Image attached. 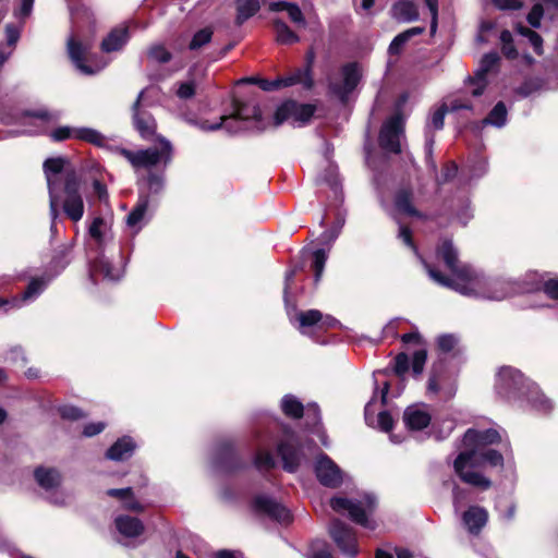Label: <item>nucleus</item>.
I'll use <instances>...</instances> for the list:
<instances>
[{"mask_svg":"<svg viewBox=\"0 0 558 558\" xmlns=\"http://www.w3.org/2000/svg\"><path fill=\"white\" fill-rule=\"evenodd\" d=\"M437 256L444 260L450 276L441 275L426 262H423L430 279L463 295L500 301L517 293L532 290L510 280L488 278L471 266H459L457 250L449 240H444L439 245Z\"/></svg>","mask_w":558,"mask_h":558,"instance_id":"nucleus-1","label":"nucleus"},{"mask_svg":"<svg viewBox=\"0 0 558 558\" xmlns=\"http://www.w3.org/2000/svg\"><path fill=\"white\" fill-rule=\"evenodd\" d=\"M495 391L500 398L522 408L526 402L541 413H548L553 409L551 401L539 391L538 387L511 366H502L498 369Z\"/></svg>","mask_w":558,"mask_h":558,"instance_id":"nucleus-2","label":"nucleus"},{"mask_svg":"<svg viewBox=\"0 0 558 558\" xmlns=\"http://www.w3.org/2000/svg\"><path fill=\"white\" fill-rule=\"evenodd\" d=\"M501 436L496 429L477 430L470 428L465 432L462 445L464 450L458 454L453 462L456 474L462 482L483 490L492 486V481L482 472L473 470V460L477 458L478 451L488 445L499 442Z\"/></svg>","mask_w":558,"mask_h":558,"instance_id":"nucleus-3","label":"nucleus"},{"mask_svg":"<svg viewBox=\"0 0 558 558\" xmlns=\"http://www.w3.org/2000/svg\"><path fill=\"white\" fill-rule=\"evenodd\" d=\"M87 235L98 254L90 264V277L94 280L102 277L108 281H118L123 275L121 269L112 267L102 255L104 248L113 239L111 220L100 216L94 217L88 223Z\"/></svg>","mask_w":558,"mask_h":558,"instance_id":"nucleus-4","label":"nucleus"},{"mask_svg":"<svg viewBox=\"0 0 558 558\" xmlns=\"http://www.w3.org/2000/svg\"><path fill=\"white\" fill-rule=\"evenodd\" d=\"M232 106V113L221 116L217 123H209L208 121L198 122L193 119H189L187 121L206 132H213L223 128L229 133H236L245 129L242 123L250 122H253L256 129H262L259 126L262 111L255 100L240 101L235 99Z\"/></svg>","mask_w":558,"mask_h":558,"instance_id":"nucleus-5","label":"nucleus"},{"mask_svg":"<svg viewBox=\"0 0 558 558\" xmlns=\"http://www.w3.org/2000/svg\"><path fill=\"white\" fill-rule=\"evenodd\" d=\"M156 146L136 151L125 148L119 149L135 170L151 169L158 166L166 168L172 160L173 147L170 141L161 135L156 136Z\"/></svg>","mask_w":558,"mask_h":558,"instance_id":"nucleus-6","label":"nucleus"},{"mask_svg":"<svg viewBox=\"0 0 558 558\" xmlns=\"http://www.w3.org/2000/svg\"><path fill=\"white\" fill-rule=\"evenodd\" d=\"M68 165V160L63 157L48 158L44 162V172L49 191L51 230L54 229L56 220L59 216L57 208L59 203V190L61 186H65L66 177L75 174L72 169H69Z\"/></svg>","mask_w":558,"mask_h":558,"instance_id":"nucleus-7","label":"nucleus"},{"mask_svg":"<svg viewBox=\"0 0 558 558\" xmlns=\"http://www.w3.org/2000/svg\"><path fill=\"white\" fill-rule=\"evenodd\" d=\"M330 507L338 513H348L349 518L356 524L375 530L376 523L371 518L375 507L376 499L372 495H365L361 499H349L335 497L330 500Z\"/></svg>","mask_w":558,"mask_h":558,"instance_id":"nucleus-8","label":"nucleus"},{"mask_svg":"<svg viewBox=\"0 0 558 558\" xmlns=\"http://www.w3.org/2000/svg\"><path fill=\"white\" fill-rule=\"evenodd\" d=\"M90 36L83 37L81 34L72 35L68 39V52L76 69L86 75H93L100 72L107 62L94 59L89 50L93 47Z\"/></svg>","mask_w":558,"mask_h":558,"instance_id":"nucleus-9","label":"nucleus"},{"mask_svg":"<svg viewBox=\"0 0 558 558\" xmlns=\"http://www.w3.org/2000/svg\"><path fill=\"white\" fill-rule=\"evenodd\" d=\"M361 69L357 63H348L340 69L339 75L330 78L329 92L340 101H347L349 95L356 88L361 80Z\"/></svg>","mask_w":558,"mask_h":558,"instance_id":"nucleus-10","label":"nucleus"},{"mask_svg":"<svg viewBox=\"0 0 558 558\" xmlns=\"http://www.w3.org/2000/svg\"><path fill=\"white\" fill-rule=\"evenodd\" d=\"M315 107L308 104H299L293 100L283 102L275 112V125L289 122L293 126H302L313 117Z\"/></svg>","mask_w":558,"mask_h":558,"instance_id":"nucleus-11","label":"nucleus"},{"mask_svg":"<svg viewBox=\"0 0 558 558\" xmlns=\"http://www.w3.org/2000/svg\"><path fill=\"white\" fill-rule=\"evenodd\" d=\"M64 197L62 208L64 214L73 222H78L84 216V201L80 193V182L76 174L66 177L65 186H63Z\"/></svg>","mask_w":558,"mask_h":558,"instance_id":"nucleus-12","label":"nucleus"},{"mask_svg":"<svg viewBox=\"0 0 558 558\" xmlns=\"http://www.w3.org/2000/svg\"><path fill=\"white\" fill-rule=\"evenodd\" d=\"M50 281V277L33 278L21 296H14L12 299L0 298V308H3L4 312H8L13 308H20L24 304L33 302L43 293Z\"/></svg>","mask_w":558,"mask_h":558,"instance_id":"nucleus-13","label":"nucleus"},{"mask_svg":"<svg viewBox=\"0 0 558 558\" xmlns=\"http://www.w3.org/2000/svg\"><path fill=\"white\" fill-rule=\"evenodd\" d=\"M499 62V56L496 52H489L483 56L476 69L474 76L469 77L468 84L471 94L474 97L481 96L487 85V75L494 72Z\"/></svg>","mask_w":558,"mask_h":558,"instance_id":"nucleus-14","label":"nucleus"},{"mask_svg":"<svg viewBox=\"0 0 558 558\" xmlns=\"http://www.w3.org/2000/svg\"><path fill=\"white\" fill-rule=\"evenodd\" d=\"M314 470L319 483L326 487L336 488L343 482V472L325 453H320L317 457Z\"/></svg>","mask_w":558,"mask_h":558,"instance_id":"nucleus-15","label":"nucleus"},{"mask_svg":"<svg viewBox=\"0 0 558 558\" xmlns=\"http://www.w3.org/2000/svg\"><path fill=\"white\" fill-rule=\"evenodd\" d=\"M403 134V120L400 116H393L381 126L379 145L381 148L398 154L401 151L400 140Z\"/></svg>","mask_w":558,"mask_h":558,"instance_id":"nucleus-16","label":"nucleus"},{"mask_svg":"<svg viewBox=\"0 0 558 558\" xmlns=\"http://www.w3.org/2000/svg\"><path fill=\"white\" fill-rule=\"evenodd\" d=\"M329 534L342 554L350 557L357 554L356 537L349 525L336 519L329 526Z\"/></svg>","mask_w":558,"mask_h":558,"instance_id":"nucleus-17","label":"nucleus"},{"mask_svg":"<svg viewBox=\"0 0 558 558\" xmlns=\"http://www.w3.org/2000/svg\"><path fill=\"white\" fill-rule=\"evenodd\" d=\"M252 508L257 514L267 515L280 523H289L292 520L289 509L267 495L256 496Z\"/></svg>","mask_w":558,"mask_h":558,"instance_id":"nucleus-18","label":"nucleus"},{"mask_svg":"<svg viewBox=\"0 0 558 558\" xmlns=\"http://www.w3.org/2000/svg\"><path fill=\"white\" fill-rule=\"evenodd\" d=\"M53 141L80 140L96 146L105 144V136L97 130L90 128L59 126L50 134Z\"/></svg>","mask_w":558,"mask_h":558,"instance_id":"nucleus-19","label":"nucleus"},{"mask_svg":"<svg viewBox=\"0 0 558 558\" xmlns=\"http://www.w3.org/2000/svg\"><path fill=\"white\" fill-rule=\"evenodd\" d=\"M430 421L432 412L425 403L411 404L403 412L404 425L411 432H418L428 427Z\"/></svg>","mask_w":558,"mask_h":558,"instance_id":"nucleus-20","label":"nucleus"},{"mask_svg":"<svg viewBox=\"0 0 558 558\" xmlns=\"http://www.w3.org/2000/svg\"><path fill=\"white\" fill-rule=\"evenodd\" d=\"M53 118L54 116L46 109L22 112L16 122L25 128L19 131L17 134H38L45 129L47 122Z\"/></svg>","mask_w":558,"mask_h":558,"instance_id":"nucleus-21","label":"nucleus"},{"mask_svg":"<svg viewBox=\"0 0 558 558\" xmlns=\"http://www.w3.org/2000/svg\"><path fill=\"white\" fill-rule=\"evenodd\" d=\"M144 92H141L133 106V123L140 135L144 140H153L156 131V121L154 117L143 109L140 105Z\"/></svg>","mask_w":558,"mask_h":558,"instance_id":"nucleus-22","label":"nucleus"},{"mask_svg":"<svg viewBox=\"0 0 558 558\" xmlns=\"http://www.w3.org/2000/svg\"><path fill=\"white\" fill-rule=\"evenodd\" d=\"M278 453L283 463V469L288 472H294L303 461V453L295 446L293 436H289L286 441H281L278 446Z\"/></svg>","mask_w":558,"mask_h":558,"instance_id":"nucleus-23","label":"nucleus"},{"mask_svg":"<svg viewBox=\"0 0 558 558\" xmlns=\"http://www.w3.org/2000/svg\"><path fill=\"white\" fill-rule=\"evenodd\" d=\"M377 399L376 396L367 402L365 405V421L367 425L372 427H377L383 432H389L393 427V418L387 411H380L377 415L376 412Z\"/></svg>","mask_w":558,"mask_h":558,"instance_id":"nucleus-24","label":"nucleus"},{"mask_svg":"<svg viewBox=\"0 0 558 558\" xmlns=\"http://www.w3.org/2000/svg\"><path fill=\"white\" fill-rule=\"evenodd\" d=\"M314 61V56H307L306 65L303 69H296L287 76L280 77L282 87H290L293 85H302L304 88L310 89L313 87V78L311 75V68Z\"/></svg>","mask_w":558,"mask_h":558,"instance_id":"nucleus-25","label":"nucleus"},{"mask_svg":"<svg viewBox=\"0 0 558 558\" xmlns=\"http://www.w3.org/2000/svg\"><path fill=\"white\" fill-rule=\"evenodd\" d=\"M488 512L480 506H471L462 515V521L471 534H478L486 525Z\"/></svg>","mask_w":558,"mask_h":558,"instance_id":"nucleus-26","label":"nucleus"},{"mask_svg":"<svg viewBox=\"0 0 558 558\" xmlns=\"http://www.w3.org/2000/svg\"><path fill=\"white\" fill-rule=\"evenodd\" d=\"M461 110L471 111L472 105L459 98L452 99L449 104L442 105L432 114L430 125L436 130H440L444 126L446 113H458Z\"/></svg>","mask_w":558,"mask_h":558,"instance_id":"nucleus-27","label":"nucleus"},{"mask_svg":"<svg viewBox=\"0 0 558 558\" xmlns=\"http://www.w3.org/2000/svg\"><path fill=\"white\" fill-rule=\"evenodd\" d=\"M149 199L147 196H141L135 207L126 217V226L137 233L147 222Z\"/></svg>","mask_w":558,"mask_h":558,"instance_id":"nucleus-28","label":"nucleus"},{"mask_svg":"<svg viewBox=\"0 0 558 558\" xmlns=\"http://www.w3.org/2000/svg\"><path fill=\"white\" fill-rule=\"evenodd\" d=\"M118 532L129 538L137 537L144 532V524L137 518L119 515L114 520Z\"/></svg>","mask_w":558,"mask_h":558,"instance_id":"nucleus-29","label":"nucleus"},{"mask_svg":"<svg viewBox=\"0 0 558 558\" xmlns=\"http://www.w3.org/2000/svg\"><path fill=\"white\" fill-rule=\"evenodd\" d=\"M391 15L402 23L416 21L420 16L416 4L410 0L397 1L391 8Z\"/></svg>","mask_w":558,"mask_h":558,"instance_id":"nucleus-30","label":"nucleus"},{"mask_svg":"<svg viewBox=\"0 0 558 558\" xmlns=\"http://www.w3.org/2000/svg\"><path fill=\"white\" fill-rule=\"evenodd\" d=\"M37 484L46 492L53 490L61 483L60 473L52 468H37L34 472Z\"/></svg>","mask_w":558,"mask_h":558,"instance_id":"nucleus-31","label":"nucleus"},{"mask_svg":"<svg viewBox=\"0 0 558 558\" xmlns=\"http://www.w3.org/2000/svg\"><path fill=\"white\" fill-rule=\"evenodd\" d=\"M135 450V442L130 437L118 439L107 451L106 456L110 460L121 461L129 459Z\"/></svg>","mask_w":558,"mask_h":558,"instance_id":"nucleus-32","label":"nucleus"},{"mask_svg":"<svg viewBox=\"0 0 558 558\" xmlns=\"http://www.w3.org/2000/svg\"><path fill=\"white\" fill-rule=\"evenodd\" d=\"M129 39V32L126 27H118L112 29L101 43V49L105 52H112L120 50Z\"/></svg>","mask_w":558,"mask_h":558,"instance_id":"nucleus-33","label":"nucleus"},{"mask_svg":"<svg viewBox=\"0 0 558 558\" xmlns=\"http://www.w3.org/2000/svg\"><path fill=\"white\" fill-rule=\"evenodd\" d=\"M294 319L299 323V329L302 333H307L308 328L319 329V322L323 319V313L318 310H308L305 312L296 313ZM290 320L293 317L290 316Z\"/></svg>","mask_w":558,"mask_h":558,"instance_id":"nucleus-34","label":"nucleus"},{"mask_svg":"<svg viewBox=\"0 0 558 558\" xmlns=\"http://www.w3.org/2000/svg\"><path fill=\"white\" fill-rule=\"evenodd\" d=\"M236 25H242L245 21L254 16L259 8V0H236Z\"/></svg>","mask_w":558,"mask_h":558,"instance_id":"nucleus-35","label":"nucleus"},{"mask_svg":"<svg viewBox=\"0 0 558 558\" xmlns=\"http://www.w3.org/2000/svg\"><path fill=\"white\" fill-rule=\"evenodd\" d=\"M508 111L506 105L502 101H499L495 105V107L490 110L488 116L482 121V124L492 125L495 128H502L507 123Z\"/></svg>","mask_w":558,"mask_h":558,"instance_id":"nucleus-36","label":"nucleus"},{"mask_svg":"<svg viewBox=\"0 0 558 558\" xmlns=\"http://www.w3.org/2000/svg\"><path fill=\"white\" fill-rule=\"evenodd\" d=\"M473 470L482 464H488L490 466H502L504 457L501 453L494 449H483L478 451L477 458L473 460Z\"/></svg>","mask_w":558,"mask_h":558,"instance_id":"nucleus-37","label":"nucleus"},{"mask_svg":"<svg viewBox=\"0 0 558 558\" xmlns=\"http://www.w3.org/2000/svg\"><path fill=\"white\" fill-rule=\"evenodd\" d=\"M282 412L291 418H300L304 413V405L293 395H286L281 400Z\"/></svg>","mask_w":558,"mask_h":558,"instance_id":"nucleus-38","label":"nucleus"},{"mask_svg":"<svg viewBox=\"0 0 558 558\" xmlns=\"http://www.w3.org/2000/svg\"><path fill=\"white\" fill-rule=\"evenodd\" d=\"M395 205L398 211L408 215L421 217V214L412 205V194L409 191H400L395 198Z\"/></svg>","mask_w":558,"mask_h":558,"instance_id":"nucleus-39","label":"nucleus"},{"mask_svg":"<svg viewBox=\"0 0 558 558\" xmlns=\"http://www.w3.org/2000/svg\"><path fill=\"white\" fill-rule=\"evenodd\" d=\"M276 39L279 44L291 45L299 41V36L281 20L274 21Z\"/></svg>","mask_w":558,"mask_h":558,"instance_id":"nucleus-40","label":"nucleus"},{"mask_svg":"<svg viewBox=\"0 0 558 558\" xmlns=\"http://www.w3.org/2000/svg\"><path fill=\"white\" fill-rule=\"evenodd\" d=\"M319 181L326 183L330 187L336 199L341 197V185L336 166L329 165L326 169V173L319 177Z\"/></svg>","mask_w":558,"mask_h":558,"instance_id":"nucleus-41","label":"nucleus"},{"mask_svg":"<svg viewBox=\"0 0 558 558\" xmlns=\"http://www.w3.org/2000/svg\"><path fill=\"white\" fill-rule=\"evenodd\" d=\"M213 34H214V31L211 27H205V28L199 29L192 37V39L189 44V48L191 50L201 49L202 47H204L205 45L210 43V40L213 38Z\"/></svg>","mask_w":558,"mask_h":558,"instance_id":"nucleus-42","label":"nucleus"},{"mask_svg":"<svg viewBox=\"0 0 558 558\" xmlns=\"http://www.w3.org/2000/svg\"><path fill=\"white\" fill-rule=\"evenodd\" d=\"M327 253L323 248H318L313 253V263L312 267L314 269V278L315 282H318L323 276L325 265L327 262Z\"/></svg>","mask_w":558,"mask_h":558,"instance_id":"nucleus-43","label":"nucleus"},{"mask_svg":"<svg viewBox=\"0 0 558 558\" xmlns=\"http://www.w3.org/2000/svg\"><path fill=\"white\" fill-rule=\"evenodd\" d=\"M517 32L519 34H521L522 36H524V37H527L530 44L534 48V51L537 54H542V52H543V39H542V37L537 33H535L534 31H531L530 28H527V27H525L523 25H519L517 27Z\"/></svg>","mask_w":558,"mask_h":558,"instance_id":"nucleus-44","label":"nucleus"},{"mask_svg":"<svg viewBox=\"0 0 558 558\" xmlns=\"http://www.w3.org/2000/svg\"><path fill=\"white\" fill-rule=\"evenodd\" d=\"M72 22L75 27L81 28L82 24L86 22L88 25L94 23L93 13L85 7L76 8L71 12Z\"/></svg>","mask_w":558,"mask_h":558,"instance_id":"nucleus-45","label":"nucleus"},{"mask_svg":"<svg viewBox=\"0 0 558 558\" xmlns=\"http://www.w3.org/2000/svg\"><path fill=\"white\" fill-rule=\"evenodd\" d=\"M427 392L429 395H440L444 392L445 398H451L454 393V389L453 387L444 389L440 383V378L437 376H430V378L428 379Z\"/></svg>","mask_w":558,"mask_h":558,"instance_id":"nucleus-46","label":"nucleus"},{"mask_svg":"<svg viewBox=\"0 0 558 558\" xmlns=\"http://www.w3.org/2000/svg\"><path fill=\"white\" fill-rule=\"evenodd\" d=\"M196 92V83L194 80H186L178 83L175 90L177 96L180 99L186 100L192 98Z\"/></svg>","mask_w":558,"mask_h":558,"instance_id":"nucleus-47","label":"nucleus"},{"mask_svg":"<svg viewBox=\"0 0 558 558\" xmlns=\"http://www.w3.org/2000/svg\"><path fill=\"white\" fill-rule=\"evenodd\" d=\"M501 41V50L505 57L508 59H514L518 56V52L512 43V35L509 31H504L500 34Z\"/></svg>","mask_w":558,"mask_h":558,"instance_id":"nucleus-48","label":"nucleus"},{"mask_svg":"<svg viewBox=\"0 0 558 558\" xmlns=\"http://www.w3.org/2000/svg\"><path fill=\"white\" fill-rule=\"evenodd\" d=\"M148 57L157 63H167L171 60V53L162 45L151 46L148 50Z\"/></svg>","mask_w":558,"mask_h":558,"instance_id":"nucleus-49","label":"nucleus"},{"mask_svg":"<svg viewBox=\"0 0 558 558\" xmlns=\"http://www.w3.org/2000/svg\"><path fill=\"white\" fill-rule=\"evenodd\" d=\"M121 507L125 510L134 511V512H142L144 510V507L141 505V502L135 498L133 489L129 488V494L125 495L121 499Z\"/></svg>","mask_w":558,"mask_h":558,"instance_id":"nucleus-50","label":"nucleus"},{"mask_svg":"<svg viewBox=\"0 0 558 558\" xmlns=\"http://www.w3.org/2000/svg\"><path fill=\"white\" fill-rule=\"evenodd\" d=\"M255 465L258 470H268L275 465V459L268 451H258L255 457Z\"/></svg>","mask_w":558,"mask_h":558,"instance_id":"nucleus-51","label":"nucleus"},{"mask_svg":"<svg viewBox=\"0 0 558 558\" xmlns=\"http://www.w3.org/2000/svg\"><path fill=\"white\" fill-rule=\"evenodd\" d=\"M427 359V352L425 349H418L413 353L412 371L415 375H420Z\"/></svg>","mask_w":558,"mask_h":558,"instance_id":"nucleus-52","label":"nucleus"},{"mask_svg":"<svg viewBox=\"0 0 558 558\" xmlns=\"http://www.w3.org/2000/svg\"><path fill=\"white\" fill-rule=\"evenodd\" d=\"M410 40L405 32L398 34L389 45L388 51L390 54H399L403 46Z\"/></svg>","mask_w":558,"mask_h":558,"instance_id":"nucleus-53","label":"nucleus"},{"mask_svg":"<svg viewBox=\"0 0 558 558\" xmlns=\"http://www.w3.org/2000/svg\"><path fill=\"white\" fill-rule=\"evenodd\" d=\"M425 4L428 8L432 15L430 34L434 35L438 26V0H425Z\"/></svg>","mask_w":558,"mask_h":558,"instance_id":"nucleus-54","label":"nucleus"},{"mask_svg":"<svg viewBox=\"0 0 558 558\" xmlns=\"http://www.w3.org/2000/svg\"><path fill=\"white\" fill-rule=\"evenodd\" d=\"M287 13L293 23L301 25V26L306 25L304 15L298 4L290 3L289 8L287 9Z\"/></svg>","mask_w":558,"mask_h":558,"instance_id":"nucleus-55","label":"nucleus"},{"mask_svg":"<svg viewBox=\"0 0 558 558\" xmlns=\"http://www.w3.org/2000/svg\"><path fill=\"white\" fill-rule=\"evenodd\" d=\"M409 369V357L405 353H400L395 359V373L402 377Z\"/></svg>","mask_w":558,"mask_h":558,"instance_id":"nucleus-56","label":"nucleus"},{"mask_svg":"<svg viewBox=\"0 0 558 558\" xmlns=\"http://www.w3.org/2000/svg\"><path fill=\"white\" fill-rule=\"evenodd\" d=\"M544 14V10L542 4L536 3L533 5L532 10L530 11L527 15V21L532 27H539L541 25V19Z\"/></svg>","mask_w":558,"mask_h":558,"instance_id":"nucleus-57","label":"nucleus"},{"mask_svg":"<svg viewBox=\"0 0 558 558\" xmlns=\"http://www.w3.org/2000/svg\"><path fill=\"white\" fill-rule=\"evenodd\" d=\"M147 185L150 193H159L163 189V175L150 173L147 178Z\"/></svg>","mask_w":558,"mask_h":558,"instance_id":"nucleus-58","label":"nucleus"},{"mask_svg":"<svg viewBox=\"0 0 558 558\" xmlns=\"http://www.w3.org/2000/svg\"><path fill=\"white\" fill-rule=\"evenodd\" d=\"M437 343L441 351L449 352L454 348L457 339L452 335H442L438 338Z\"/></svg>","mask_w":558,"mask_h":558,"instance_id":"nucleus-59","label":"nucleus"},{"mask_svg":"<svg viewBox=\"0 0 558 558\" xmlns=\"http://www.w3.org/2000/svg\"><path fill=\"white\" fill-rule=\"evenodd\" d=\"M60 414L66 420H78L83 417V412L73 405H64L60 409Z\"/></svg>","mask_w":558,"mask_h":558,"instance_id":"nucleus-60","label":"nucleus"},{"mask_svg":"<svg viewBox=\"0 0 558 558\" xmlns=\"http://www.w3.org/2000/svg\"><path fill=\"white\" fill-rule=\"evenodd\" d=\"M398 236L407 246L411 247L415 252V254H417L416 246L412 241L411 231L407 227L402 225L400 226Z\"/></svg>","mask_w":558,"mask_h":558,"instance_id":"nucleus-61","label":"nucleus"},{"mask_svg":"<svg viewBox=\"0 0 558 558\" xmlns=\"http://www.w3.org/2000/svg\"><path fill=\"white\" fill-rule=\"evenodd\" d=\"M545 293L551 299H558V278H551L544 283Z\"/></svg>","mask_w":558,"mask_h":558,"instance_id":"nucleus-62","label":"nucleus"},{"mask_svg":"<svg viewBox=\"0 0 558 558\" xmlns=\"http://www.w3.org/2000/svg\"><path fill=\"white\" fill-rule=\"evenodd\" d=\"M104 429H105V423H102V422L90 423L84 427L83 434L86 437H92V436L98 435Z\"/></svg>","mask_w":558,"mask_h":558,"instance_id":"nucleus-63","label":"nucleus"},{"mask_svg":"<svg viewBox=\"0 0 558 558\" xmlns=\"http://www.w3.org/2000/svg\"><path fill=\"white\" fill-rule=\"evenodd\" d=\"M320 543L316 542L312 546V554L310 558H333L330 551L326 548H320Z\"/></svg>","mask_w":558,"mask_h":558,"instance_id":"nucleus-64","label":"nucleus"}]
</instances>
